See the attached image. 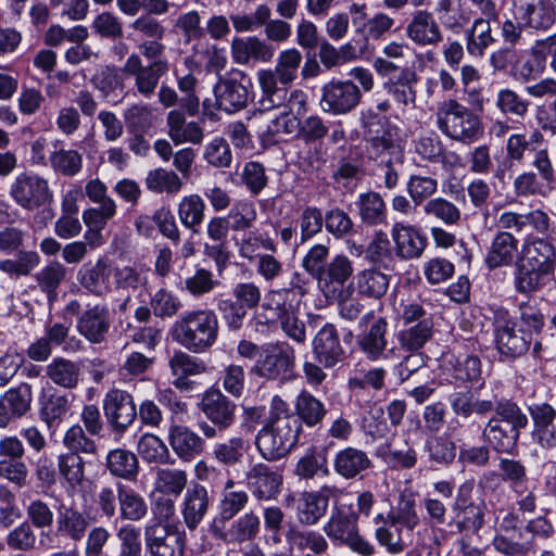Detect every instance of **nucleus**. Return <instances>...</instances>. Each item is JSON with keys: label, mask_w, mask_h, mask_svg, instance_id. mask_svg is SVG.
Returning a JSON list of instances; mask_svg holds the SVG:
<instances>
[{"label": "nucleus", "mask_w": 556, "mask_h": 556, "mask_svg": "<svg viewBox=\"0 0 556 556\" xmlns=\"http://www.w3.org/2000/svg\"><path fill=\"white\" fill-rule=\"evenodd\" d=\"M556 265V249L541 238L527 239L516 262L514 286L519 293H532L542 286L544 276L551 275Z\"/></svg>", "instance_id": "f257e3e1"}, {"label": "nucleus", "mask_w": 556, "mask_h": 556, "mask_svg": "<svg viewBox=\"0 0 556 556\" xmlns=\"http://www.w3.org/2000/svg\"><path fill=\"white\" fill-rule=\"evenodd\" d=\"M302 61V53L296 48H290L278 54L274 68L257 72L261 104L265 110L282 106L288 87L298 78Z\"/></svg>", "instance_id": "f03ea898"}, {"label": "nucleus", "mask_w": 556, "mask_h": 556, "mask_svg": "<svg viewBox=\"0 0 556 556\" xmlns=\"http://www.w3.org/2000/svg\"><path fill=\"white\" fill-rule=\"evenodd\" d=\"M494 415L482 431L484 441L497 453L513 454L517 447L521 429L528 425V417L509 400L494 404Z\"/></svg>", "instance_id": "7ed1b4c3"}, {"label": "nucleus", "mask_w": 556, "mask_h": 556, "mask_svg": "<svg viewBox=\"0 0 556 556\" xmlns=\"http://www.w3.org/2000/svg\"><path fill=\"white\" fill-rule=\"evenodd\" d=\"M218 319L211 309L189 311L173 325V339L193 353L211 349L218 337Z\"/></svg>", "instance_id": "20e7f679"}, {"label": "nucleus", "mask_w": 556, "mask_h": 556, "mask_svg": "<svg viewBox=\"0 0 556 556\" xmlns=\"http://www.w3.org/2000/svg\"><path fill=\"white\" fill-rule=\"evenodd\" d=\"M301 431L293 415L269 417L256 434V448L264 459L279 460L298 444Z\"/></svg>", "instance_id": "39448f33"}, {"label": "nucleus", "mask_w": 556, "mask_h": 556, "mask_svg": "<svg viewBox=\"0 0 556 556\" xmlns=\"http://www.w3.org/2000/svg\"><path fill=\"white\" fill-rule=\"evenodd\" d=\"M434 116L438 129L452 140L472 143L483 134L480 117L456 99L441 101Z\"/></svg>", "instance_id": "423d86ee"}, {"label": "nucleus", "mask_w": 556, "mask_h": 556, "mask_svg": "<svg viewBox=\"0 0 556 556\" xmlns=\"http://www.w3.org/2000/svg\"><path fill=\"white\" fill-rule=\"evenodd\" d=\"M85 194L90 202L97 205L83 212V222L88 227L85 239L89 240L91 248L99 247L102 244V230L117 214V204L109 195L106 185L99 178L86 182Z\"/></svg>", "instance_id": "0eeeda50"}, {"label": "nucleus", "mask_w": 556, "mask_h": 556, "mask_svg": "<svg viewBox=\"0 0 556 556\" xmlns=\"http://www.w3.org/2000/svg\"><path fill=\"white\" fill-rule=\"evenodd\" d=\"M24 239L25 232L15 226H7L0 230V251L4 253L18 251L16 258L0 261V270L11 278L29 276L40 264V256L36 251L20 250L24 245Z\"/></svg>", "instance_id": "6e6552de"}, {"label": "nucleus", "mask_w": 556, "mask_h": 556, "mask_svg": "<svg viewBox=\"0 0 556 556\" xmlns=\"http://www.w3.org/2000/svg\"><path fill=\"white\" fill-rule=\"evenodd\" d=\"M295 366V351L287 342H274L262 346V352L250 372L261 379L287 380Z\"/></svg>", "instance_id": "1a4fd4ad"}, {"label": "nucleus", "mask_w": 556, "mask_h": 556, "mask_svg": "<svg viewBox=\"0 0 556 556\" xmlns=\"http://www.w3.org/2000/svg\"><path fill=\"white\" fill-rule=\"evenodd\" d=\"M142 58L139 53H130L121 72L125 77L132 78L134 88L139 96L150 99L155 94L161 78L168 72L169 64L162 56L151 59V63L144 64Z\"/></svg>", "instance_id": "9d476101"}, {"label": "nucleus", "mask_w": 556, "mask_h": 556, "mask_svg": "<svg viewBox=\"0 0 556 556\" xmlns=\"http://www.w3.org/2000/svg\"><path fill=\"white\" fill-rule=\"evenodd\" d=\"M233 299L220 300L217 304L223 319L231 330H238L242 327L247 317L248 309L258 306L262 292L261 288L252 281L239 282L232 288Z\"/></svg>", "instance_id": "9b49d317"}, {"label": "nucleus", "mask_w": 556, "mask_h": 556, "mask_svg": "<svg viewBox=\"0 0 556 556\" xmlns=\"http://www.w3.org/2000/svg\"><path fill=\"white\" fill-rule=\"evenodd\" d=\"M128 39L138 43L140 54L146 59L163 56L166 47L163 42L166 27L155 16L141 14L128 25Z\"/></svg>", "instance_id": "f8f14e48"}, {"label": "nucleus", "mask_w": 556, "mask_h": 556, "mask_svg": "<svg viewBox=\"0 0 556 556\" xmlns=\"http://www.w3.org/2000/svg\"><path fill=\"white\" fill-rule=\"evenodd\" d=\"M12 200L26 211H35L53 201L49 181L36 173H21L10 186Z\"/></svg>", "instance_id": "ddd939ff"}, {"label": "nucleus", "mask_w": 556, "mask_h": 556, "mask_svg": "<svg viewBox=\"0 0 556 556\" xmlns=\"http://www.w3.org/2000/svg\"><path fill=\"white\" fill-rule=\"evenodd\" d=\"M325 533L333 541L348 545L352 551L363 556H371L374 545L359 535L357 516L354 513L336 510L324 527Z\"/></svg>", "instance_id": "4468645a"}, {"label": "nucleus", "mask_w": 556, "mask_h": 556, "mask_svg": "<svg viewBox=\"0 0 556 556\" xmlns=\"http://www.w3.org/2000/svg\"><path fill=\"white\" fill-rule=\"evenodd\" d=\"M494 334L496 349L508 358H516L530 349L531 334L523 331L517 330L515 321H513L508 315V312L504 308H498L494 314Z\"/></svg>", "instance_id": "2eb2a0df"}, {"label": "nucleus", "mask_w": 556, "mask_h": 556, "mask_svg": "<svg viewBox=\"0 0 556 556\" xmlns=\"http://www.w3.org/2000/svg\"><path fill=\"white\" fill-rule=\"evenodd\" d=\"M282 484V470L275 466L256 463L245 472V485L252 496L260 502L277 500Z\"/></svg>", "instance_id": "dca6fc26"}, {"label": "nucleus", "mask_w": 556, "mask_h": 556, "mask_svg": "<svg viewBox=\"0 0 556 556\" xmlns=\"http://www.w3.org/2000/svg\"><path fill=\"white\" fill-rule=\"evenodd\" d=\"M362 100L359 88L352 80L331 79L321 88V109L334 115L346 114Z\"/></svg>", "instance_id": "f3484780"}, {"label": "nucleus", "mask_w": 556, "mask_h": 556, "mask_svg": "<svg viewBox=\"0 0 556 556\" xmlns=\"http://www.w3.org/2000/svg\"><path fill=\"white\" fill-rule=\"evenodd\" d=\"M103 410L112 432L118 435L124 434L137 417L132 395L121 389H112L105 394Z\"/></svg>", "instance_id": "a211bd4d"}, {"label": "nucleus", "mask_w": 556, "mask_h": 556, "mask_svg": "<svg viewBox=\"0 0 556 556\" xmlns=\"http://www.w3.org/2000/svg\"><path fill=\"white\" fill-rule=\"evenodd\" d=\"M143 534L146 548L151 556L185 555V538L176 526L148 523Z\"/></svg>", "instance_id": "6ab92c4d"}, {"label": "nucleus", "mask_w": 556, "mask_h": 556, "mask_svg": "<svg viewBox=\"0 0 556 556\" xmlns=\"http://www.w3.org/2000/svg\"><path fill=\"white\" fill-rule=\"evenodd\" d=\"M211 535L227 545L254 541L261 532V518L253 511H247L231 522L208 528Z\"/></svg>", "instance_id": "aec40b11"}, {"label": "nucleus", "mask_w": 556, "mask_h": 556, "mask_svg": "<svg viewBox=\"0 0 556 556\" xmlns=\"http://www.w3.org/2000/svg\"><path fill=\"white\" fill-rule=\"evenodd\" d=\"M198 408L220 431L227 430L236 420V403L215 387L203 392Z\"/></svg>", "instance_id": "412c9836"}, {"label": "nucleus", "mask_w": 556, "mask_h": 556, "mask_svg": "<svg viewBox=\"0 0 556 556\" xmlns=\"http://www.w3.org/2000/svg\"><path fill=\"white\" fill-rule=\"evenodd\" d=\"M110 328V309L105 303L88 305L77 317L78 333L91 344L105 342Z\"/></svg>", "instance_id": "4be33fe9"}, {"label": "nucleus", "mask_w": 556, "mask_h": 556, "mask_svg": "<svg viewBox=\"0 0 556 556\" xmlns=\"http://www.w3.org/2000/svg\"><path fill=\"white\" fill-rule=\"evenodd\" d=\"M513 9L516 20L536 30L548 29L556 20L552 0H513Z\"/></svg>", "instance_id": "5701e85b"}, {"label": "nucleus", "mask_w": 556, "mask_h": 556, "mask_svg": "<svg viewBox=\"0 0 556 556\" xmlns=\"http://www.w3.org/2000/svg\"><path fill=\"white\" fill-rule=\"evenodd\" d=\"M241 80L236 77H219L214 86L216 106L227 113H235L248 105L249 89L242 83L247 78L243 72L237 73Z\"/></svg>", "instance_id": "b1692460"}, {"label": "nucleus", "mask_w": 556, "mask_h": 556, "mask_svg": "<svg viewBox=\"0 0 556 556\" xmlns=\"http://www.w3.org/2000/svg\"><path fill=\"white\" fill-rule=\"evenodd\" d=\"M395 255L401 260L419 258L427 247V237L416 226L395 223L391 229Z\"/></svg>", "instance_id": "393cba45"}, {"label": "nucleus", "mask_w": 556, "mask_h": 556, "mask_svg": "<svg viewBox=\"0 0 556 556\" xmlns=\"http://www.w3.org/2000/svg\"><path fill=\"white\" fill-rule=\"evenodd\" d=\"M519 255V241L510 231L495 233L488 248L484 263L490 269L516 265Z\"/></svg>", "instance_id": "a878e982"}, {"label": "nucleus", "mask_w": 556, "mask_h": 556, "mask_svg": "<svg viewBox=\"0 0 556 556\" xmlns=\"http://www.w3.org/2000/svg\"><path fill=\"white\" fill-rule=\"evenodd\" d=\"M406 36L420 47H435L443 34L433 14L427 10H417L406 26Z\"/></svg>", "instance_id": "bb28decb"}, {"label": "nucleus", "mask_w": 556, "mask_h": 556, "mask_svg": "<svg viewBox=\"0 0 556 556\" xmlns=\"http://www.w3.org/2000/svg\"><path fill=\"white\" fill-rule=\"evenodd\" d=\"M313 353L325 368H332L344 359V350L338 331L332 324H326L314 337Z\"/></svg>", "instance_id": "cd10ccee"}, {"label": "nucleus", "mask_w": 556, "mask_h": 556, "mask_svg": "<svg viewBox=\"0 0 556 556\" xmlns=\"http://www.w3.org/2000/svg\"><path fill=\"white\" fill-rule=\"evenodd\" d=\"M168 442L175 455L182 462H191L200 456L205 446L204 439L185 425H172Z\"/></svg>", "instance_id": "c85d7f7f"}, {"label": "nucleus", "mask_w": 556, "mask_h": 556, "mask_svg": "<svg viewBox=\"0 0 556 556\" xmlns=\"http://www.w3.org/2000/svg\"><path fill=\"white\" fill-rule=\"evenodd\" d=\"M368 134L366 142L370 159L381 164L403 162V149L394 132L390 129H382L381 132L370 136L371 130L369 129Z\"/></svg>", "instance_id": "c756f323"}, {"label": "nucleus", "mask_w": 556, "mask_h": 556, "mask_svg": "<svg viewBox=\"0 0 556 556\" xmlns=\"http://www.w3.org/2000/svg\"><path fill=\"white\" fill-rule=\"evenodd\" d=\"M113 273L111 262L101 257L94 264H86L78 271L80 286L89 293L103 296L111 291L110 277Z\"/></svg>", "instance_id": "7c9ffc66"}, {"label": "nucleus", "mask_w": 556, "mask_h": 556, "mask_svg": "<svg viewBox=\"0 0 556 556\" xmlns=\"http://www.w3.org/2000/svg\"><path fill=\"white\" fill-rule=\"evenodd\" d=\"M386 91L400 105L414 106L417 98L416 85L419 80L414 67H402L396 77H387Z\"/></svg>", "instance_id": "2f4dec72"}, {"label": "nucleus", "mask_w": 556, "mask_h": 556, "mask_svg": "<svg viewBox=\"0 0 556 556\" xmlns=\"http://www.w3.org/2000/svg\"><path fill=\"white\" fill-rule=\"evenodd\" d=\"M67 275L65 265L56 260L48 262L34 275L37 288L46 295L50 305L58 300L59 291L66 282Z\"/></svg>", "instance_id": "473e14b6"}, {"label": "nucleus", "mask_w": 556, "mask_h": 556, "mask_svg": "<svg viewBox=\"0 0 556 556\" xmlns=\"http://www.w3.org/2000/svg\"><path fill=\"white\" fill-rule=\"evenodd\" d=\"M89 517L74 506L60 505L56 515V531L64 538L80 542L86 538Z\"/></svg>", "instance_id": "72a5a7b5"}, {"label": "nucleus", "mask_w": 556, "mask_h": 556, "mask_svg": "<svg viewBox=\"0 0 556 556\" xmlns=\"http://www.w3.org/2000/svg\"><path fill=\"white\" fill-rule=\"evenodd\" d=\"M371 466L372 463L368 454L353 446L340 450L333 459L334 471L348 480L362 477L363 472L371 468Z\"/></svg>", "instance_id": "f704fd0d"}, {"label": "nucleus", "mask_w": 556, "mask_h": 556, "mask_svg": "<svg viewBox=\"0 0 556 556\" xmlns=\"http://www.w3.org/2000/svg\"><path fill=\"white\" fill-rule=\"evenodd\" d=\"M210 506V496L206 488L193 483L187 489L184 496L182 516L189 530H194L203 520Z\"/></svg>", "instance_id": "c9c22d12"}, {"label": "nucleus", "mask_w": 556, "mask_h": 556, "mask_svg": "<svg viewBox=\"0 0 556 556\" xmlns=\"http://www.w3.org/2000/svg\"><path fill=\"white\" fill-rule=\"evenodd\" d=\"M168 136L175 144H201L204 131L197 122H187L181 111L173 110L167 114Z\"/></svg>", "instance_id": "e433bc0d"}, {"label": "nucleus", "mask_w": 556, "mask_h": 556, "mask_svg": "<svg viewBox=\"0 0 556 556\" xmlns=\"http://www.w3.org/2000/svg\"><path fill=\"white\" fill-rule=\"evenodd\" d=\"M262 307L265 311H276L277 319L287 337L300 344L305 342V324L298 317L291 304L285 301H267Z\"/></svg>", "instance_id": "4c0bfd02"}, {"label": "nucleus", "mask_w": 556, "mask_h": 556, "mask_svg": "<svg viewBox=\"0 0 556 556\" xmlns=\"http://www.w3.org/2000/svg\"><path fill=\"white\" fill-rule=\"evenodd\" d=\"M46 376L61 388L76 389L81 380L80 364L62 356L54 357L46 367Z\"/></svg>", "instance_id": "58836bf2"}, {"label": "nucleus", "mask_w": 556, "mask_h": 556, "mask_svg": "<svg viewBox=\"0 0 556 556\" xmlns=\"http://www.w3.org/2000/svg\"><path fill=\"white\" fill-rule=\"evenodd\" d=\"M117 503L119 517L130 522H139L144 519L149 506L144 497L132 488L117 483Z\"/></svg>", "instance_id": "ea45409f"}, {"label": "nucleus", "mask_w": 556, "mask_h": 556, "mask_svg": "<svg viewBox=\"0 0 556 556\" xmlns=\"http://www.w3.org/2000/svg\"><path fill=\"white\" fill-rule=\"evenodd\" d=\"M294 413L295 419L302 425L308 428L319 426L326 415L327 408L325 404L312 393L306 390H302L294 401Z\"/></svg>", "instance_id": "a19ab883"}, {"label": "nucleus", "mask_w": 556, "mask_h": 556, "mask_svg": "<svg viewBox=\"0 0 556 556\" xmlns=\"http://www.w3.org/2000/svg\"><path fill=\"white\" fill-rule=\"evenodd\" d=\"M491 21L485 16L476 18L466 33V50L473 58H482L485 51L495 42L492 35Z\"/></svg>", "instance_id": "79ce46f5"}, {"label": "nucleus", "mask_w": 556, "mask_h": 556, "mask_svg": "<svg viewBox=\"0 0 556 556\" xmlns=\"http://www.w3.org/2000/svg\"><path fill=\"white\" fill-rule=\"evenodd\" d=\"M433 336V321L422 320L407 326L396 333L400 349L405 352H419Z\"/></svg>", "instance_id": "37998d69"}, {"label": "nucleus", "mask_w": 556, "mask_h": 556, "mask_svg": "<svg viewBox=\"0 0 556 556\" xmlns=\"http://www.w3.org/2000/svg\"><path fill=\"white\" fill-rule=\"evenodd\" d=\"M106 468L116 478L135 481L139 472V462L132 452L115 448L106 455Z\"/></svg>", "instance_id": "c03bdc74"}, {"label": "nucleus", "mask_w": 556, "mask_h": 556, "mask_svg": "<svg viewBox=\"0 0 556 556\" xmlns=\"http://www.w3.org/2000/svg\"><path fill=\"white\" fill-rule=\"evenodd\" d=\"M450 404L455 415L469 418L473 414L484 416L493 412L495 403L476 399L471 391H459L450 396Z\"/></svg>", "instance_id": "a18cd8bd"}, {"label": "nucleus", "mask_w": 556, "mask_h": 556, "mask_svg": "<svg viewBox=\"0 0 556 556\" xmlns=\"http://www.w3.org/2000/svg\"><path fill=\"white\" fill-rule=\"evenodd\" d=\"M205 210L206 204L200 194H188L178 203V218L185 228L197 233L199 226L204 222Z\"/></svg>", "instance_id": "49530a36"}, {"label": "nucleus", "mask_w": 556, "mask_h": 556, "mask_svg": "<svg viewBox=\"0 0 556 556\" xmlns=\"http://www.w3.org/2000/svg\"><path fill=\"white\" fill-rule=\"evenodd\" d=\"M188 484V473L179 468H157L154 480V492L167 496L179 497Z\"/></svg>", "instance_id": "de8ad7c7"}, {"label": "nucleus", "mask_w": 556, "mask_h": 556, "mask_svg": "<svg viewBox=\"0 0 556 556\" xmlns=\"http://www.w3.org/2000/svg\"><path fill=\"white\" fill-rule=\"evenodd\" d=\"M352 261L344 254L336 255L317 280L321 289L342 287L353 275Z\"/></svg>", "instance_id": "09e8293b"}, {"label": "nucleus", "mask_w": 556, "mask_h": 556, "mask_svg": "<svg viewBox=\"0 0 556 556\" xmlns=\"http://www.w3.org/2000/svg\"><path fill=\"white\" fill-rule=\"evenodd\" d=\"M388 323L384 318H378L358 340L362 352L371 361H377L387 348Z\"/></svg>", "instance_id": "8fccbe9b"}, {"label": "nucleus", "mask_w": 556, "mask_h": 556, "mask_svg": "<svg viewBox=\"0 0 556 556\" xmlns=\"http://www.w3.org/2000/svg\"><path fill=\"white\" fill-rule=\"evenodd\" d=\"M137 452L148 464L164 465L174 462L165 442L153 433H144L139 438Z\"/></svg>", "instance_id": "3c124183"}, {"label": "nucleus", "mask_w": 556, "mask_h": 556, "mask_svg": "<svg viewBox=\"0 0 556 556\" xmlns=\"http://www.w3.org/2000/svg\"><path fill=\"white\" fill-rule=\"evenodd\" d=\"M169 367L172 374L177 377L174 386L178 389H187L188 382L185 380L187 376L201 375L206 370L203 362L186 352L177 351L169 358Z\"/></svg>", "instance_id": "603ef678"}, {"label": "nucleus", "mask_w": 556, "mask_h": 556, "mask_svg": "<svg viewBox=\"0 0 556 556\" xmlns=\"http://www.w3.org/2000/svg\"><path fill=\"white\" fill-rule=\"evenodd\" d=\"M144 184L149 191L166 194H177L184 187V181L176 172L163 167L148 172Z\"/></svg>", "instance_id": "864d4df0"}, {"label": "nucleus", "mask_w": 556, "mask_h": 556, "mask_svg": "<svg viewBox=\"0 0 556 556\" xmlns=\"http://www.w3.org/2000/svg\"><path fill=\"white\" fill-rule=\"evenodd\" d=\"M529 412L533 421L532 437L542 446L548 434L551 435L556 428L553 426L556 419V409L547 403H541L530 406Z\"/></svg>", "instance_id": "5fc2aeb1"}, {"label": "nucleus", "mask_w": 556, "mask_h": 556, "mask_svg": "<svg viewBox=\"0 0 556 556\" xmlns=\"http://www.w3.org/2000/svg\"><path fill=\"white\" fill-rule=\"evenodd\" d=\"M358 213L364 224L376 226L387 220V207L382 197L374 191L362 193L357 201Z\"/></svg>", "instance_id": "6e6d98bb"}, {"label": "nucleus", "mask_w": 556, "mask_h": 556, "mask_svg": "<svg viewBox=\"0 0 556 556\" xmlns=\"http://www.w3.org/2000/svg\"><path fill=\"white\" fill-rule=\"evenodd\" d=\"M389 277L377 269H364L356 275V289L359 295L381 299L388 291Z\"/></svg>", "instance_id": "4d7b16f0"}, {"label": "nucleus", "mask_w": 556, "mask_h": 556, "mask_svg": "<svg viewBox=\"0 0 556 556\" xmlns=\"http://www.w3.org/2000/svg\"><path fill=\"white\" fill-rule=\"evenodd\" d=\"M409 50L408 43L404 41H390L383 49V56H378L374 60V68L381 77H390L396 72L401 71V66L393 60H401L405 58Z\"/></svg>", "instance_id": "13d9d810"}, {"label": "nucleus", "mask_w": 556, "mask_h": 556, "mask_svg": "<svg viewBox=\"0 0 556 556\" xmlns=\"http://www.w3.org/2000/svg\"><path fill=\"white\" fill-rule=\"evenodd\" d=\"M300 128V118L290 114V112H282L270 121L263 137L266 141L277 143L286 141L289 137L298 138Z\"/></svg>", "instance_id": "bf43d9fd"}, {"label": "nucleus", "mask_w": 556, "mask_h": 556, "mask_svg": "<svg viewBox=\"0 0 556 556\" xmlns=\"http://www.w3.org/2000/svg\"><path fill=\"white\" fill-rule=\"evenodd\" d=\"M378 520H382L390 527L401 526L408 531H413L419 523L416 503L414 500L403 496L397 506L388 514L386 519L380 514L377 516V521Z\"/></svg>", "instance_id": "052dcab7"}, {"label": "nucleus", "mask_w": 556, "mask_h": 556, "mask_svg": "<svg viewBox=\"0 0 556 556\" xmlns=\"http://www.w3.org/2000/svg\"><path fill=\"white\" fill-rule=\"evenodd\" d=\"M249 503V494L245 491H226L223 493L218 515L213 519L210 528H216L222 523L231 521Z\"/></svg>", "instance_id": "680f3d73"}, {"label": "nucleus", "mask_w": 556, "mask_h": 556, "mask_svg": "<svg viewBox=\"0 0 556 556\" xmlns=\"http://www.w3.org/2000/svg\"><path fill=\"white\" fill-rule=\"evenodd\" d=\"M486 506L483 502L453 509V523L457 531L478 533L484 525Z\"/></svg>", "instance_id": "e2e57ef3"}, {"label": "nucleus", "mask_w": 556, "mask_h": 556, "mask_svg": "<svg viewBox=\"0 0 556 556\" xmlns=\"http://www.w3.org/2000/svg\"><path fill=\"white\" fill-rule=\"evenodd\" d=\"M249 450V443L242 437H232L214 446V458L225 465L235 466L242 462Z\"/></svg>", "instance_id": "0e129e2a"}, {"label": "nucleus", "mask_w": 556, "mask_h": 556, "mask_svg": "<svg viewBox=\"0 0 556 556\" xmlns=\"http://www.w3.org/2000/svg\"><path fill=\"white\" fill-rule=\"evenodd\" d=\"M58 471L72 489L85 481V462L76 453H62L58 456Z\"/></svg>", "instance_id": "69168bd1"}, {"label": "nucleus", "mask_w": 556, "mask_h": 556, "mask_svg": "<svg viewBox=\"0 0 556 556\" xmlns=\"http://www.w3.org/2000/svg\"><path fill=\"white\" fill-rule=\"evenodd\" d=\"M51 168L64 177H74L83 168V155L74 149H59L49 156Z\"/></svg>", "instance_id": "338daca9"}, {"label": "nucleus", "mask_w": 556, "mask_h": 556, "mask_svg": "<svg viewBox=\"0 0 556 556\" xmlns=\"http://www.w3.org/2000/svg\"><path fill=\"white\" fill-rule=\"evenodd\" d=\"M492 545L504 556H528L533 551L534 542L533 540H523L521 532H519V540H516L514 534L496 533Z\"/></svg>", "instance_id": "774afa93"}]
</instances>
